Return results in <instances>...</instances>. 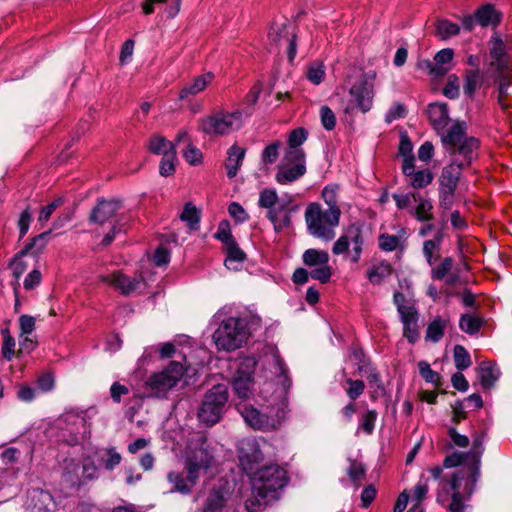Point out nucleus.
<instances>
[{
  "label": "nucleus",
  "instance_id": "6",
  "mask_svg": "<svg viewBox=\"0 0 512 512\" xmlns=\"http://www.w3.org/2000/svg\"><path fill=\"white\" fill-rule=\"evenodd\" d=\"M198 130L209 137L228 135L242 126V112L214 111L198 119Z\"/></svg>",
  "mask_w": 512,
  "mask_h": 512
},
{
  "label": "nucleus",
  "instance_id": "56",
  "mask_svg": "<svg viewBox=\"0 0 512 512\" xmlns=\"http://www.w3.org/2000/svg\"><path fill=\"white\" fill-rule=\"evenodd\" d=\"M215 238L221 241L224 246L235 240L231 234L230 225L227 220H223L219 223Z\"/></svg>",
  "mask_w": 512,
  "mask_h": 512
},
{
  "label": "nucleus",
  "instance_id": "48",
  "mask_svg": "<svg viewBox=\"0 0 512 512\" xmlns=\"http://www.w3.org/2000/svg\"><path fill=\"white\" fill-rule=\"evenodd\" d=\"M281 147L280 141H275L268 146L265 147V149L262 152V162L266 165L273 164L278 156H279V149Z\"/></svg>",
  "mask_w": 512,
  "mask_h": 512
},
{
  "label": "nucleus",
  "instance_id": "46",
  "mask_svg": "<svg viewBox=\"0 0 512 512\" xmlns=\"http://www.w3.org/2000/svg\"><path fill=\"white\" fill-rule=\"evenodd\" d=\"M459 31V26L448 20H439L437 22V33L442 39L457 35Z\"/></svg>",
  "mask_w": 512,
  "mask_h": 512
},
{
  "label": "nucleus",
  "instance_id": "18",
  "mask_svg": "<svg viewBox=\"0 0 512 512\" xmlns=\"http://www.w3.org/2000/svg\"><path fill=\"white\" fill-rule=\"evenodd\" d=\"M241 415L250 427L263 431L275 430L278 422L277 418H267L263 411L248 406H243Z\"/></svg>",
  "mask_w": 512,
  "mask_h": 512
},
{
  "label": "nucleus",
  "instance_id": "20",
  "mask_svg": "<svg viewBox=\"0 0 512 512\" xmlns=\"http://www.w3.org/2000/svg\"><path fill=\"white\" fill-rule=\"evenodd\" d=\"M121 208L119 200H98L97 205L92 209L90 221L97 224H104Z\"/></svg>",
  "mask_w": 512,
  "mask_h": 512
},
{
  "label": "nucleus",
  "instance_id": "53",
  "mask_svg": "<svg viewBox=\"0 0 512 512\" xmlns=\"http://www.w3.org/2000/svg\"><path fill=\"white\" fill-rule=\"evenodd\" d=\"M225 249L227 252L225 264L232 261L242 262L245 260V253L239 248L235 240L225 245Z\"/></svg>",
  "mask_w": 512,
  "mask_h": 512
},
{
  "label": "nucleus",
  "instance_id": "10",
  "mask_svg": "<svg viewBox=\"0 0 512 512\" xmlns=\"http://www.w3.org/2000/svg\"><path fill=\"white\" fill-rule=\"evenodd\" d=\"M329 259V254L325 250L310 248L302 254L303 263L310 268V277L323 284L329 282L332 276Z\"/></svg>",
  "mask_w": 512,
  "mask_h": 512
},
{
  "label": "nucleus",
  "instance_id": "2",
  "mask_svg": "<svg viewBox=\"0 0 512 512\" xmlns=\"http://www.w3.org/2000/svg\"><path fill=\"white\" fill-rule=\"evenodd\" d=\"M199 446L191 448L185 461L184 472L171 471L167 474V481L171 485L170 492H178L183 495L191 493L197 484L201 470H207L213 461V454L204 436H199Z\"/></svg>",
  "mask_w": 512,
  "mask_h": 512
},
{
  "label": "nucleus",
  "instance_id": "25",
  "mask_svg": "<svg viewBox=\"0 0 512 512\" xmlns=\"http://www.w3.org/2000/svg\"><path fill=\"white\" fill-rule=\"evenodd\" d=\"M483 85L489 86V83H487L485 74L481 72L480 69H469L465 71L463 92L467 97L472 99L477 89L481 88Z\"/></svg>",
  "mask_w": 512,
  "mask_h": 512
},
{
  "label": "nucleus",
  "instance_id": "36",
  "mask_svg": "<svg viewBox=\"0 0 512 512\" xmlns=\"http://www.w3.org/2000/svg\"><path fill=\"white\" fill-rule=\"evenodd\" d=\"M263 412L267 418H277L278 422L275 424V429H277L286 417L287 402L284 399L278 400L267 406Z\"/></svg>",
  "mask_w": 512,
  "mask_h": 512
},
{
  "label": "nucleus",
  "instance_id": "28",
  "mask_svg": "<svg viewBox=\"0 0 512 512\" xmlns=\"http://www.w3.org/2000/svg\"><path fill=\"white\" fill-rule=\"evenodd\" d=\"M403 324V335L409 343L414 344L419 339L418 319L419 315L417 310H413L400 316Z\"/></svg>",
  "mask_w": 512,
  "mask_h": 512
},
{
  "label": "nucleus",
  "instance_id": "39",
  "mask_svg": "<svg viewBox=\"0 0 512 512\" xmlns=\"http://www.w3.org/2000/svg\"><path fill=\"white\" fill-rule=\"evenodd\" d=\"M495 73V81L498 83V103L503 109H506L507 105L505 104V98L508 95L510 79L508 75L504 73V71Z\"/></svg>",
  "mask_w": 512,
  "mask_h": 512
},
{
  "label": "nucleus",
  "instance_id": "62",
  "mask_svg": "<svg viewBox=\"0 0 512 512\" xmlns=\"http://www.w3.org/2000/svg\"><path fill=\"white\" fill-rule=\"evenodd\" d=\"M63 203V199L62 198H57L56 200H54L53 202H51L50 204H48L47 206H44L41 211H40V214H39V217H38V221L40 223H44V222H47L51 215L54 213V211L60 207Z\"/></svg>",
  "mask_w": 512,
  "mask_h": 512
},
{
  "label": "nucleus",
  "instance_id": "5",
  "mask_svg": "<svg viewBox=\"0 0 512 512\" xmlns=\"http://www.w3.org/2000/svg\"><path fill=\"white\" fill-rule=\"evenodd\" d=\"M249 331L245 318L225 319L213 334L218 349L233 351L240 348L248 339Z\"/></svg>",
  "mask_w": 512,
  "mask_h": 512
},
{
  "label": "nucleus",
  "instance_id": "16",
  "mask_svg": "<svg viewBox=\"0 0 512 512\" xmlns=\"http://www.w3.org/2000/svg\"><path fill=\"white\" fill-rule=\"evenodd\" d=\"M25 507L31 512H51L55 502L48 491L33 488L27 492Z\"/></svg>",
  "mask_w": 512,
  "mask_h": 512
},
{
  "label": "nucleus",
  "instance_id": "7",
  "mask_svg": "<svg viewBox=\"0 0 512 512\" xmlns=\"http://www.w3.org/2000/svg\"><path fill=\"white\" fill-rule=\"evenodd\" d=\"M252 488L257 497L266 499L287 484L286 471L277 464L253 471Z\"/></svg>",
  "mask_w": 512,
  "mask_h": 512
},
{
  "label": "nucleus",
  "instance_id": "63",
  "mask_svg": "<svg viewBox=\"0 0 512 512\" xmlns=\"http://www.w3.org/2000/svg\"><path fill=\"white\" fill-rule=\"evenodd\" d=\"M346 382L350 386L347 390V395L352 401H354L364 392L365 384L362 380L353 379H347Z\"/></svg>",
  "mask_w": 512,
  "mask_h": 512
},
{
  "label": "nucleus",
  "instance_id": "58",
  "mask_svg": "<svg viewBox=\"0 0 512 512\" xmlns=\"http://www.w3.org/2000/svg\"><path fill=\"white\" fill-rule=\"evenodd\" d=\"M321 123L326 130H333L336 125L334 112L328 106H322L320 109Z\"/></svg>",
  "mask_w": 512,
  "mask_h": 512
},
{
  "label": "nucleus",
  "instance_id": "24",
  "mask_svg": "<svg viewBox=\"0 0 512 512\" xmlns=\"http://www.w3.org/2000/svg\"><path fill=\"white\" fill-rule=\"evenodd\" d=\"M490 56L493 59L490 67L495 72L505 71L509 66V58L505 51V44L500 38H495L490 48Z\"/></svg>",
  "mask_w": 512,
  "mask_h": 512
},
{
  "label": "nucleus",
  "instance_id": "4",
  "mask_svg": "<svg viewBox=\"0 0 512 512\" xmlns=\"http://www.w3.org/2000/svg\"><path fill=\"white\" fill-rule=\"evenodd\" d=\"M304 216L311 236L330 241L335 237V228L339 225L341 210H324L321 204L313 202L306 207Z\"/></svg>",
  "mask_w": 512,
  "mask_h": 512
},
{
  "label": "nucleus",
  "instance_id": "9",
  "mask_svg": "<svg viewBox=\"0 0 512 512\" xmlns=\"http://www.w3.org/2000/svg\"><path fill=\"white\" fill-rule=\"evenodd\" d=\"M184 372L182 363L172 361L162 372L152 375L146 384L157 397H161L176 386Z\"/></svg>",
  "mask_w": 512,
  "mask_h": 512
},
{
  "label": "nucleus",
  "instance_id": "32",
  "mask_svg": "<svg viewBox=\"0 0 512 512\" xmlns=\"http://www.w3.org/2000/svg\"><path fill=\"white\" fill-rule=\"evenodd\" d=\"M475 20L481 26H496L501 21V15L493 5L485 4L475 12Z\"/></svg>",
  "mask_w": 512,
  "mask_h": 512
},
{
  "label": "nucleus",
  "instance_id": "55",
  "mask_svg": "<svg viewBox=\"0 0 512 512\" xmlns=\"http://www.w3.org/2000/svg\"><path fill=\"white\" fill-rule=\"evenodd\" d=\"M443 94L449 99H456L459 97V78L455 74L448 76L447 84L443 89Z\"/></svg>",
  "mask_w": 512,
  "mask_h": 512
},
{
  "label": "nucleus",
  "instance_id": "17",
  "mask_svg": "<svg viewBox=\"0 0 512 512\" xmlns=\"http://www.w3.org/2000/svg\"><path fill=\"white\" fill-rule=\"evenodd\" d=\"M402 172L409 178V184L415 189L425 188L433 181V174L428 168L415 171V163L411 158L403 160Z\"/></svg>",
  "mask_w": 512,
  "mask_h": 512
},
{
  "label": "nucleus",
  "instance_id": "19",
  "mask_svg": "<svg viewBox=\"0 0 512 512\" xmlns=\"http://www.w3.org/2000/svg\"><path fill=\"white\" fill-rule=\"evenodd\" d=\"M245 365L246 370L243 371L242 368H239L232 382L235 393L242 399H247L251 393L252 373L255 362L248 360Z\"/></svg>",
  "mask_w": 512,
  "mask_h": 512
},
{
  "label": "nucleus",
  "instance_id": "51",
  "mask_svg": "<svg viewBox=\"0 0 512 512\" xmlns=\"http://www.w3.org/2000/svg\"><path fill=\"white\" fill-rule=\"evenodd\" d=\"M307 78L313 84L318 85L322 82L325 77V69L321 63H312L307 70Z\"/></svg>",
  "mask_w": 512,
  "mask_h": 512
},
{
  "label": "nucleus",
  "instance_id": "12",
  "mask_svg": "<svg viewBox=\"0 0 512 512\" xmlns=\"http://www.w3.org/2000/svg\"><path fill=\"white\" fill-rule=\"evenodd\" d=\"M374 76L363 75L356 83L352 85L349 93L356 103L357 108L362 112L371 109L374 96Z\"/></svg>",
  "mask_w": 512,
  "mask_h": 512
},
{
  "label": "nucleus",
  "instance_id": "1",
  "mask_svg": "<svg viewBox=\"0 0 512 512\" xmlns=\"http://www.w3.org/2000/svg\"><path fill=\"white\" fill-rule=\"evenodd\" d=\"M442 144L450 162L442 168L439 176L438 200L441 209L449 210L455 202L462 171L471 165L480 143L475 137L465 136L464 124H457L442 135Z\"/></svg>",
  "mask_w": 512,
  "mask_h": 512
},
{
  "label": "nucleus",
  "instance_id": "26",
  "mask_svg": "<svg viewBox=\"0 0 512 512\" xmlns=\"http://www.w3.org/2000/svg\"><path fill=\"white\" fill-rule=\"evenodd\" d=\"M269 37L272 42L280 43L282 39H285V42L288 45V58L290 61H293L296 55V36L295 34H290L286 25L281 26H273L270 30Z\"/></svg>",
  "mask_w": 512,
  "mask_h": 512
},
{
  "label": "nucleus",
  "instance_id": "64",
  "mask_svg": "<svg viewBox=\"0 0 512 512\" xmlns=\"http://www.w3.org/2000/svg\"><path fill=\"white\" fill-rule=\"evenodd\" d=\"M421 65L428 70L431 76L436 78L443 77L449 71V67L429 60L424 61Z\"/></svg>",
  "mask_w": 512,
  "mask_h": 512
},
{
  "label": "nucleus",
  "instance_id": "14",
  "mask_svg": "<svg viewBox=\"0 0 512 512\" xmlns=\"http://www.w3.org/2000/svg\"><path fill=\"white\" fill-rule=\"evenodd\" d=\"M238 458L243 470L252 474L254 465L262 459V453L254 439H244L238 445Z\"/></svg>",
  "mask_w": 512,
  "mask_h": 512
},
{
  "label": "nucleus",
  "instance_id": "3",
  "mask_svg": "<svg viewBox=\"0 0 512 512\" xmlns=\"http://www.w3.org/2000/svg\"><path fill=\"white\" fill-rule=\"evenodd\" d=\"M308 132L304 128L292 130L288 136V147L275 175L276 181L289 184L300 179L306 173V154L301 145L306 141Z\"/></svg>",
  "mask_w": 512,
  "mask_h": 512
},
{
  "label": "nucleus",
  "instance_id": "21",
  "mask_svg": "<svg viewBox=\"0 0 512 512\" xmlns=\"http://www.w3.org/2000/svg\"><path fill=\"white\" fill-rule=\"evenodd\" d=\"M82 465L74 459L65 461L62 472V483L73 490H78L85 485L84 476L81 475Z\"/></svg>",
  "mask_w": 512,
  "mask_h": 512
},
{
  "label": "nucleus",
  "instance_id": "54",
  "mask_svg": "<svg viewBox=\"0 0 512 512\" xmlns=\"http://www.w3.org/2000/svg\"><path fill=\"white\" fill-rule=\"evenodd\" d=\"M393 302L400 316L416 309L401 292L394 293Z\"/></svg>",
  "mask_w": 512,
  "mask_h": 512
},
{
  "label": "nucleus",
  "instance_id": "23",
  "mask_svg": "<svg viewBox=\"0 0 512 512\" xmlns=\"http://www.w3.org/2000/svg\"><path fill=\"white\" fill-rule=\"evenodd\" d=\"M465 473L462 470L455 471L450 478L446 481L449 488L453 491L452 501L449 505L450 512H465V505L463 503V496L459 492L461 481L464 479Z\"/></svg>",
  "mask_w": 512,
  "mask_h": 512
},
{
  "label": "nucleus",
  "instance_id": "61",
  "mask_svg": "<svg viewBox=\"0 0 512 512\" xmlns=\"http://www.w3.org/2000/svg\"><path fill=\"white\" fill-rule=\"evenodd\" d=\"M390 274V265L382 264L368 272V278L372 283H380L381 280Z\"/></svg>",
  "mask_w": 512,
  "mask_h": 512
},
{
  "label": "nucleus",
  "instance_id": "15",
  "mask_svg": "<svg viewBox=\"0 0 512 512\" xmlns=\"http://www.w3.org/2000/svg\"><path fill=\"white\" fill-rule=\"evenodd\" d=\"M49 234H50V231H47V232L41 233L38 236L34 237L32 239V242L30 244H28L24 249H22L18 254H16V256L13 258V260L11 261V264H10V268L12 269V274L15 278V282L12 283L13 287L14 286L20 287L18 280L27 268L26 264L22 261V257L24 255H26L29 251H31L37 245H38L37 252L42 250L43 247L45 246V239L48 237Z\"/></svg>",
  "mask_w": 512,
  "mask_h": 512
},
{
  "label": "nucleus",
  "instance_id": "40",
  "mask_svg": "<svg viewBox=\"0 0 512 512\" xmlns=\"http://www.w3.org/2000/svg\"><path fill=\"white\" fill-rule=\"evenodd\" d=\"M402 243V238L398 235H390L387 233L380 234L378 237V245L382 251L391 252L396 250Z\"/></svg>",
  "mask_w": 512,
  "mask_h": 512
},
{
  "label": "nucleus",
  "instance_id": "47",
  "mask_svg": "<svg viewBox=\"0 0 512 512\" xmlns=\"http://www.w3.org/2000/svg\"><path fill=\"white\" fill-rule=\"evenodd\" d=\"M377 416L378 414L375 410L366 411L361 417L359 429H362L368 435L372 434L375 428Z\"/></svg>",
  "mask_w": 512,
  "mask_h": 512
},
{
  "label": "nucleus",
  "instance_id": "29",
  "mask_svg": "<svg viewBox=\"0 0 512 512\" xmlns=\"http://www.w3.org/2000/svg\"><path fill=\"white\" fill-rule=\"evenodd\" d=\"M245 153H246V150L242 147H239L236 144L232 145L228 149V151H227L228 156H227V159L225 162V167L227 170L228 178L232 179L237 175L238 170L244 160Z\"/></svg>",
  "mask_w": 512,
  "mask_h": 512
},
{
  "label": "nucleus",
  "instance_id": "34",
  "mask_svg": "<svg viewBox=\"0 0 512 512\" xmlns=\"http://www.w3.org/2000/svg\"><path fill=\"white\" fill-rule=\"evenodd\" d=\"M148 149L151 153L165 156V153H174L176 152L175 144L165 137L160 135H154L150 138Z\"/></svg>",
  "mask_w": 512,
  "mask_h": 512
},
{
  "label": "nucleus",
  "instance_id": "33",
  "mask_svg": "<svg viewBox=\"0 0 512 512\" xmlns=\"http://www.w3.org/2000/svg\"><path fill=\"white\" fill-rule=\"evenodd\" d=\"M486 323V320L477 314H462L459 320L460 329L469 334H477L482 326Z\"/></svg>",
  "mask_w": 512,
  "mask_h": 512
},
{
  "label": "nucleus",
  "instance_id": "45",
  "mask_svg": "<svg viewBox=\"0 0 512 512\" xmlns=\"http://www.w3.org/2000/svg\"><path fill=\"white\" fill-rule=\"evenodd\" d=\"M278 200V195L275 189L266 188L260 192L258 204L262 208L271 209L274 207Z\"/></svg>",
  "mask_w": 512,
  "mask_h": 512
},
{
  "label": "nucleus",
  "instance_id": "22",
  "mask_svg": "<svg viewBox=\"0 0 512 512\" xmlns=\"http://www.w3.org/2000/svg\"><path fill=\"white\" fill-rule=\"evenodd\" d=\"M230 493L222 486L213 487L206 499L203 512H225Z\"/></svg>",
  "mask_w": 512,
  "mask_h": 512
},
{
  "label": "nucleus",
  "instance_id": "44",
  "mask_svg": "<svg viewBox=\"0 0 512 512\" xmlns=\"http://www.w3.org/2000/svg\"><path fill=\"white\" fill-rule=\"evenodd\" d=\"M454 260L451 257H445L441 263L431 270V278L434 280L444 279L451 271Z\"/></svg>",
  "mask_w": 512,
  "mask_h": 512
},
{
  "label": "nucleus",
  "instance_id": "49",
  "mask_svg": "<svg viewBox=\"0 0 512 512\" xmlns=\"http://www.w3.org/2000/svg\"><path fill=\"white\" fill-rule=\"evenodd\" d=\"M176 152L165 153L160 162L159 172L162 176L168 177L175 171Z\"/></svg>",
  "mask_w": 512,
  "mask_h": 512
},
{
  "label": "nucleus",
  "instance_id": "35",
  "mask_svg": "<svg viewBox=\"0 0 512 512\" xmlns=\"http://www.w3.org/2000/svg\"><path fill=\"white\" fill-rule=\"evenodd\" d=\"M121 455L114 447L102 449L99 452L98 460L108 471H112L121 462Z\"/></svg>",
  "mask_w": 512,
  "mask_h": 512
},
{
  "label": "nucleus",
  "instance_id": "42",
  "mask_svg": "<svg viewBox=\"0 0 512 512\" xmlns=\"http://www.w3.org/2000/svg\"><path fill=\"white\" fill-rule=\"evenodd\" d=\"M454 363L459 371L465 370L471 365L470 355L461 345L454 347Z\"/></svg>",
  "mask_w": 512,
  "mask_h": 512
},
{
  "label": "nucleus",
  "instance_id": "38",
  "mask_svg": "<svg viewBox=\"0 0 512 512\" xmlns=\"http://www.w3.org/2000/svg\"><path fill=\"white\" fill-rule=\"evenodd\" d=\"M180 218L188 224L191 230H197L199 228L200 212L193 204L187 203L184 206Z\"/></svg>",
  "mask_w": 512,
  "mask_h": 512
},
{
  "label": "nucleus",
  "instance_id": "50",
  "mask_svg": "<svg viewBox=\"0 0 512 512\" xmlns=\"http://www.w3.org/2000/svg\"><path fill=\"white\" fill-rule=\"evenodd\" d=\"M81 475L84 476L85 484L98 478V467L90 458H86L81 462Z\"/></svg>",
  "mask_w": 512,
  "mask_h": 512
},
{
  "label": "nucleus",
  "instance_id": "30",
  "mask_svg": "<svg viewBox=\"0 0 512 512\" xmlns=\"http://www.w3.org/2000/svg\"><path fill=\"white\" fill-rule=\"evenodd\" d=\"M500 376L499 368L495 363L483 361L480 364L478 377L484 389H490Z\"/></svg>",
  "mask_w": 512,
  "mask_h": 512
},
{
  "label": "nucleus",
  "instance_id": "27",
  "mask_svg": "<svg viewBox=\"0 0 512 512\" xmlns=\"http://www.w3.org/2000/svg\"><path fill=\"white\" fill-rule=\"evenodd\" d=\"M412 199L417 206L411 211V214L420 222L432 221L434 219L432 201L422 197L419 193H412Z\"/></svg>",
  "mask_w": 512,
  "mask_h": 512
},
{
  "label": "nucleus",
  "instance_id": "59",
  "mask_svg": "<svg viewBox=\"0 0 512 512\" xmlns=\"http://www.w3.org/2000/svg\"><path fill=\"white\" fill-rule=\"evenodd\" d=\"M467 453L453 452L448 455L444 460V466L447 468L456 467L463 463H471L470 456H466Z\"/></svg>",
  "mask_w": 512,
  "mask_h": 512
},
{
  "label": "nucleus",
  "instance_id": "11",
  "mask_svg": "<svg viewBox=\"0 0 512 512\" xmlns=\"http://www.w3.org/2000/svg\"><path fill=\"white\" fill-rule=\"evenodd\" d=\"M98 279L100 282L114 287L124 296H129L134 292L141 291V289L145 287L142 276L129 277L121 271H114L110 274H100Z\"/></svg>",
  "mask_w": 512,
  "mask_h": 512
},
{
  "label": "nucleus",
  "instance_id": "13",
  "mask_svg": "<svg viewBox=\"0 0 512 512\" xmlns=\"http://www.w3.org/2000/svg\"><path fill=\"white\" fill-rule=\"evenodd\" d=\"M427 114L431 125L437 131L441 138L444 133L449 132L457 124L465 125V136L468 137L466 134L467 124L464 121H456L451 125V127L447 128V125L450 121L447 104H430L427 109Z\"/></svg>",
  "mask_w": 512,
  "mask_h": 512
},
{
  "label": "nucleus",
  "instance_id": "57",
  "mask_svg": "<svg viewBox=\"0 0 512 512\" xmlns=\"http://www.w3.org/2000/svg\"><path fill=\"white\" fill-rule=\"evenodd\" d=\"M363 371L366 373V378L371 388H373L376 392H384L385 388L381 381L380 375L377 370L373 367L365 368Z\"/></svg>",
  "mask_w": 512,
  "mask_h": 512
},
{
  "label": "nucleus",
  "instance_id": "41",
  "mask_svg": "<svg viewBox=\"0 0 512 512\" xmlns=\"http://www.w3.org/2000/svg\"><path fill=\"white\" fill-rule=\"evenodd\" d=\"M347 474L351 481L358 487L361 480L365 478L366 467L363 463L356 460H350V466L347 470Z\"/></svg>",
  "mask_w": 512,
  "mask_h": 512
},
{
  "label": "nucleus",
  "instance_id": "60",
  "mask_svg": "<svg viewBox=\"0 0 512 512\" xmlns=\"http://www.w3.org/2000/svg\"><path fill=\"white\" fill-rule=\"evenodd\" d=\"M483 451H484L483 439L481 436H477L473 440L472 449L469 452H467L466 456H470L472 464H479Z\"/></svg>",
  "mask_w": 512,
  "mask_h": 512
},
{
  "label": "nucleus",
  "instance_id": "52",
  "mask_svg": "<svg viewBox=\"0 0 512 512\" xmlns=\"http://www.w3.org/2000/svg\"><path fill=\"white\" fill-rule=\"evenodd\" d=\"M439 250L437 244L431 240H426L423 243L422 252L430 266H433L436 260L439 258Z\"/></svg>",
  "mask_w": 512,
  "mask_h": 512
},
{
  "label": "nucleus",
  "instance_id": "31",
  "mask_svg": "<svg viewBox=\"0 0 512 512\" xmlns=\"http://www.w3.org/2000/svg\"><path fill=\"white\" fill-rule=\"evenodd\" d=\"M214 74L211 72L197 76L192 83L186 85L179 94V99L183 100L189 95H196L202 92L208 84L212 82Z\"/></svg>",
  "mask_w": 512,
  "mask_h": 512
},
{
  "label": "nucleus",
  "instance_id": "8",
  "mask_svg": "<svg viewBox=\"0 0 512 512\" xmlns=\"http://www.w3.org/2000/svg\"><path fill=\"white\" fill-rule=\"evenodd\" d=\"M228 401V390L225 385H215L208 390L198 410L200 422L212 426L222 417Z\"/></svg>",
  "mask_w": 512,
  "mask_h": 512
},
{
  "label": "nucleus",
  "instance_id": "43",
  "mask_svg": "<svg viewBox=\"0 0 512 512\" xmlns=\"http://www.w3.org/2000/svg\"><path fill=\"white\" fill-rule=\"evenodd\" d=\"M337 186H326L322 190V198L327 205V208L324 210H341L338 206V198H337Z\"/></svg>",
  "mask_w": 512,
  "mask_h": 512
},
{
  "label": "nucleus",
  "instance_id": "37",
  "mask_svg": "<svg viewBox=\"0 0 512 512\" xmlns=\"http://www.w3.org/2000/svg\"><path fill=\"white\" fill-rule=\"evenodd\" d=\"M448 321L441 317L435 318L429 323L426 330V340L438 342L443 337Z\"/></svg>",
  "mask_w": 512,
  "mask_h": 512
}]
</instances>
